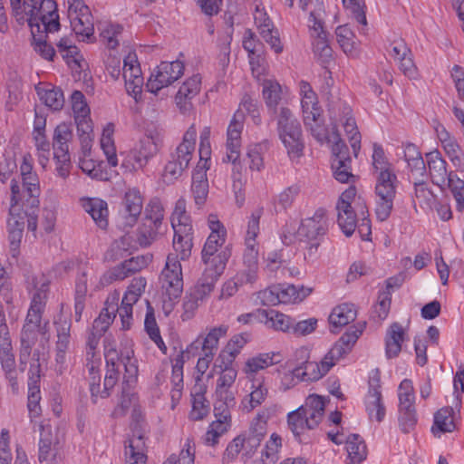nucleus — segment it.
<instances>
[{"instance_id":"1","label":"nucleus","mask_w":464,"mask_h":464,"mask_svg":"<svg viewBox=\"0 0 464 464\" xmlns=\"http://www.w3.org/2000/svg\"><path fill=\"white\" fill-rule=\"evenodd\" d=\"M10 4L16 21L21 24L27 22L31 32L49 34L60 30L54 0H10Z\"/></svg>"},{"instance_id":"2","label":"nucleus","mask_w":464,"mask_h":464,"mask_svg":"<svg viewBox=\"0 0 464 464\" xmlns=\"http://www.w3.org/2000/svg\"><path fill=\"white\" fill-rule=\"evenodd\" d=\"M372 166L375 170V216L381 221H386L393 209V202L397 193V176L391 169L383 149L373 144Z\"/></svg>"},{"instance_id":"3","label":"nucleus","mask_w":464,"mask_h":464,"mask_svg":"<svg viewBox=\"0 0 464 464\" xmlns=\"http://www.w3.org/2000/svg\"><path fill=\"white\" fill-rule=\"evenodd\" d=\"M325 411V399L317 394L309 395L304 404L287 414V425L299 443H310L305 430L315 429L322 421Z\"/></svg>"},{"instance_id":"4","label":"nucleus","mask_w":464,"mask_h":464,"mask_svg":"<svg viewBox=\"0 0 464 464\" xmlns=\"http://www.w3.org/2000/svg\"><path fill=\"white\" fill-rule=\"evenodd\" d=\"M277 133L291 160L304 154V142L299 121L290 109L281 107L276 119Z\"/></svg>"},{"instance_id":"5","label":"nucleus","mask_w":464,"mask_h":464,"mask_svg":"<svg viewBox=\"0 0 464 464\" xmlns=\"http://www.w3.org/2000/svg\"><path fill=\"white\" fill-rule=\"evenodd\" d=\"M328 111L334 129L335 130L333 133L334 141L336 140L335 133H338L336 124L342 123L346 135L348 136L353 152L355 157L361 149V133L358 130L356 121L352 116L351 107L343 100L336 99L331 100L328 103Z\"/></svg>"},{"instance_id":"6","label":"nucleus","mask_w":464,"mask_h":464,"mask_svg":"<svg viewBox=\"0 0 464 464\" xmlns=\"http://www.w3.org/2000/svg\"><path fill=\"white\" fill-rule=\"evenodd\" d=\"M11 206L7 221L8 229L20 228L24 232L25 219L27 220V228L32 232L37 229V213L39 208L35 210L30 206H24L19 201V182L12 179L11 182Z\"/></svg>"},{"instance_id":"7","label":"nucleus","mask_w":464,"mask_h":464,"mask_svg":"<svg viewBox=\"0 0 464 464\" xmlns=\"http://www.w3.org/2000/svg\"><path fill=\"white\" fill-rule=\"evenodd\" d=\"M105 359L107 371L104 378L103 388H101V376L92 377V381L90 382V392L92 400L94 403H96V399L98 397H109L111 395V391L119 380V355L116 349H107L105 351Z\"/></svg>"},{"instance_id":"8","label":"nucleus","mask_w":464,"mask_h":464,"mask_svg":"<svg viewBox=\"0 0 464 464\" xmlns=\"http://www.w3.org/2000/svg\"><path fill=\"white\" fill-rule=\"evenodd\" d=\"M355 196V187L350 186L342 193L336 205L338 225L347 237H351L357 227L358 198Z\"/></svg>"},{"instance_id":"9","label":"nucleus","mask_w":464,"mask_h":464,"mask_svg":"<svg viewBox=\"0 0 464 464\" xmlns=\"http://www.w3.org/2000/svg\"><path fill=\"white\" fill-rule=\"evenodd\" d=\"M316 6L318 9L312 10L309 14V23H313V24L310 25L312 36L314 37L313 50L318 63H320L324 69H327V66L334 60L333 49L329 45L327 34L324 30L320 13L317 12L321 11V5Z\"/></svg>"},{"instance_id":"10","label":"nucleus","mask_w":464,"mask_h":464,"mask_svg":"<svg viewBox=\"0 0 464 464\" xmlns=\"http://www.w3.org/2000/svg\"><path fill=\"white\" fill-rule=\"evenodd\" d=\"M336 140L332 147L331 169L334 179L341 183L354 182L355 176L352 173V159L350 150L346 143L341 139L339 133H335Z\"/></svg>"},{"instance_id":"11","label":"nucleus","mask_w":464,"mask_h":464,"mask_svg":"<svg viewBox=\"0 0 464 464\" xmlns=\"http://www.w3.org/2000/svg\"><path fill=\"white\" fill-rule=\"evenodd\" d=\"M161 287L167 297L178 300L183 292L182 268L177 256L169 254L160 276Z\"/></svg>"},{"instance_id":"12","label":"nucleus","mask_w":464,"mask_h":464,"mask_svg":"<svg viewBox=\"0 0 464 464\" xmlns=\"http://www.w3.org/2000/svg\"><path fill=\"white\" fill-rule=\"evenodd\" d=\"M68 14L72 31L89 39L94 33L93 18L90 8L82 0H68Z\"/></svg>"},{"instance_id":"13","label":"nucleus","mask_w":464,"mask_h":464,"mask_svg":"<svg viewBox=\"0 0 464 464\" xmlns=\"http://www.w3.org/2000/svg\"><path fill=\"white\" fill-rule=\"evenodd\" d=\"M184 73V64L176 60L173 62H161L157 67L155 74H151L147 88L151 92H158L164 87L170 85Z\"/></svg>"},{"instance_id":"14","label":"nucleus","mask_w":464,"mask_h":464,"mask_svg":"<svg viewBox=\"0 0 464 464\" xmlns=\"http://www.w3.org/2000/svg\"><path fill=\"white\" fill-rule=\"evenodd\" d=\"M40 379V353L34 351L30 362V368L28 372L27 408L31 418H36L41 414Z\"/></svg>"},{"instance_id":"15","label":"nucleus","mask_w":464,"mask_h":464,"mask_svg":"<svg viewBox=\"0 0 464 464\" xmlns=\"http://www.w3.org/2000/svg\"><path fill=\"white\" fill-rule=\"evenodd\" d=\"M143 208V198L137 188H129L122 198L120 208L121 226L124 229L132 227L138 221Z\"/></svg>"},{"instance_id":"16","label":"nucleus","mask_w":464,"mask_h":464,"mask_svg":"<svg viewBox=\"0 0 464 464\" xmlns=\"http://www.w3.org/2000/svg\"><path fill=\"white\" fill-rule=\"evenodd\" d=\"M0 362L4 372L16 369L11 335L2 302H0Z\"/></svg>"},{"instance_id":"17","label":"nucleus","mask_w":464,"mask_h":464,"mask_svg":"<svg viewBox=\"0 0 464 464\" xmlns=\"http://www.w3.org/2000/svg\"><path fill=\"white\" fill-rule=\"evenodd\" d=\"M328 230V220L326 212L324 208H318L314 214L302 220L298 229L300 240L303 238L308 240L320 239Z\"/></svg>"},{"instance_id":"18","label":"nucleus","mask_w":464,"mask_h":464,"mask_svg":"<svg viewBox=\"0 0 464 464\" xmlns=\"http://www.w3.org/2000/svg\"><path fill=\"white\" fill-rule=\"evenodd\" d=\"M122 76L126 90L135 96L142 90L143 77L135 53H129L123 61Z\"/></svg>"},{"instance_id":"19","label":"nucleus","mask_w":464,"mask_h":464,"mask_svg":"<svg viewBox=\"0 0 464 464\" xmlns=\"http://www.w3.org/2000/svg\"><path fill=\"white\" fill-rule=\"evenodd\" d=\"M228 326L227 324H221L218 327H213L209 330L208 334L201 340L198 338L189 346H188L186 353L188 354L195 355L196 352L201 348V353H212L215 356L218 349L219 339L227 335Z\"/></svg>"},{"instance_id":"20","label":"nucleus","mask_w":464,"mask_h":464,"mask_svg":"<svg viewBox=\"0 0 464 464\" xmlns=\"http://www.w3.org/2000/svg\"><path fill=\"white\" fill-rule=\"evenodd\" d=\"M364 325L365 324H363L360 329H349L346 333H344L334 343L332 349L325 354L324 359L327 361V362H333L334 365L337 361L349 353L358 340L359 336L362 334Z\"/></svg>"},{"instance_id":"21","label":"nucleus","mask_w":464,"mask_h":464,"mask_svg":"<svg viewBox=\"0 0 464 464\" xmlns=\"http://www.w3.org/2000/svg\"><path fill=\"white\" fill-rule=\"evenodd\" d=\"M197 130L191 125L183 135L181 143L170 153L169 158L188 169L196 148Z\"/></svg>"},{"instance_id":"22","label":"nucleus","mask_w":464,"mask_h":464,"mask_svg":"<svg viewBox=\"0 0 464 464\" xmlns=\"http://www.w3.org/2000/svg\"><path fill=\"white\" fill-rule=\"evenodd\" d=\"M208 227L211 230L201 251V256H213V253L219 252L225 244L227 229L216 216L210 215L208 218Z\"/></svg>"},{"instance_id":"23","label":"nucleus","mask_w":464,"mask_h":464,"mask_svg":"<svg viewBox=\"0 0 464 464\" xmlns=\"http://www.w3.org/2000/svg\"><path fill=\"white\" fill-rule=\"evenodd\" d=\"M333 366V362H327L324 358L320 363L306 361L303 365L295 367L292 373L295 378L302 382H314L324 376Z\"/></svg>"},{"instance_id":"24","label":"nucleus","mask_w":464,"mask_h":464,"mask_svg":"<svg viewBox=\"0 0 464 464\" xmlns=\"http://www.w3.org/2000/svg\"><path fill=\"white\" fill-rule=\"evenodd\" d=\"M23 190L19 188V201L30 206L33 210L39 208L40 181L36 172L22 178Z\"/></svg>"},{"instance_id":"25","label":"nucleus","mask_w":464,"mask_h":464,"mask_svg":"<svg viewBox=\"0 0 464 464\" xmlns=\"http://www.w3.org/2000/svg\"><path fill=\"white\" fill-rule=\"evenodd\" d=\"M276 411V405H271L264 408L256 414L250 427V434L246 439V443L251 445V447L256 448L260 444L266 434L267 420Z\"/></svg>"},{"instance_id":"26","label":"nucleus","mask_w":464,"mask_h":464,"mask_svg":"<svg viewBox=\"0 0 464 464\" xmlns=\"http://www.w3.org/2000/svg\"><path fill=\"white\" fill-rule=\"evenodd\" d=\"M356 316L357 312L353 304H342L337 305L333 309L328 318L331 332L337 333L340 328L353 322Z\"/></svg>"},{"instance_id":"27","label":"nucleus","mask_w":464,"mask_h":464,"mask_svg":"<svg viewBox=\"0 0 464 464\" xmlns=\"http://www.w3.org/2000/svg\"><path fill=\"white\" fill-rule=\"evenodd\" d=\"M201 79L198 74L193 75L188 79L179 87L177 95L176 102L181 111H186L191 107V103L188 101L195 97L200 91Z\"/></svg>"},{"instance_id":"28","label":"nucleus","mask_w":464,"mask_h":464,"mask_svg":"<svg viewBox=\"0 0 464 464\" xmlns=\"http://www.w3.org/2000/svg\"><path fill=\"white\" fill-rule=\"evenodd\" d=\"M82 208L100 228L105 229L108 227L109 209L106 201L96 198H87L82 201Z\"/></svg>"},{"instance_id":"29","label":"nucleus","mask_w":464,"mask_h":464,"mask_svg":"<svg viewBox=\"0 0 464 464\" xmlns=\"http://www.w3.org/2000/svg\"><path fill=\"white\" fill-rule=\"evenodd\" d=\"M230 256L231 251L228 246H225L219 252L213 253V256H201L202 261L206 265L204 273L218 278L223 274Z\"/></svg>"},{"instance_id":"30","label":"nucleus","mask_w":464,"mask_h":464,"mask_svg":"<svg viewBox=\"0 0 464 464\" xmlns=\"http://www.w3.org/2000/svg\"><path fill=\"white\" fill-rule=\"evenodd\" d=\"M455 429L454 411L451 407H443L434 413L431 427V432L434 436L440 437L441 433L452 432Z\"/></svg>"},{"instance_id":"31","label":"nucleus","mask_w":464,"mask_h":464,"mask_svg":"<svg viewBox=\"0 0 464 464\" xmlns=\"http://www.w3.org/2000/svg\"><path fill=\"white\" fill-rule=\"evenodd\" d=\"M73 139V128L72 125L66 122H62L56 126L53 136V149L54 153H65L69 152V144Z\"/></svg>"},{"instance_id":"32","label":"nucleus","mask_w":464,"mask_h":464,"mask_svg":"<svg viewBox=\"0 0 464 464\" xmlns=\"http://www.w3.org/2000/svg\"><path fill=\"white\" fill-rule=\"evenodd\" d=\"M208 187L207 171L203 169H195L192 174L191 193L198 208L206 203Z\"/></svg>"},{"instance_id":"33","label":"nucleus","mask_w":464,"mask_h":464,"mask_svg":"<svg viewBox=\"0 0 464 464\" xmlns=\"http://www.w3.org/2000/svg\"><path fill=\"white\" fill-rule=\"evenodd\" d=\"M281 360L282 355L279 353H259L246 362L244 371L247 375L254 374L273 364L279 363Z\"/></svg>"},{"instance_id":"34","label":"nucleus","mask_w":464,"mask_h":464,"mask_svg":"<svg viewBox=\"0 0 464 464\" xmlns=\"http://www.w3.org/2000/svg\"><path fill=\"white\" fill-rule=\"evenodd\" d=\"M404 330L399 323H393L388 329L385 338L386 355L388 358L397 357L401 350L404 340Z\"/></svg>"},{"instance_id":"35","label":"nucleus","mask_w":464,"mask_h":464,"mask_svg":"<svg viewBox=\"0 0 464 464\" xmlns=\"http://www.w3.org/2000/svg\"><path fill=\"white\" fill-rule=\"evenodd\" d=\"M398 412H417L415 408V393L412 382L404 379L398 388Z\"/></svg>"},{"instance_id":"36","label":"nucleus","mask_w":464,"mask_h":464,"mask_svg":"<svg viewBox=\"0 0 464 464\" xmlns=\"http://www.w3.org/2000/svg\"><path fill=\"white\" fill-rule=\"evenodd\" d=\"M348 15L361 26L360 32L365 34L367 30L365 0H342Z\"/></svg>"},{"instance_id":"37","label":"nucleus","mask_w":464,"mask_h":464,"mask_svg":"<svg viewBox=\"0 0 464 464\" xmlns=\"http://www.w3.org/2000/svg\"><path fill=\"white\" fill-rule=\"evenodd\" d=\"M265 324L277 331L287 332L293 329V319L276 310H259Z\"/></svg>"},{"instance_id":"38","label":"nucleus","mask_w":464,"mask_h":464,"mask_svg":"<svg viewBox=\"0 0 464 464\" xmlns=\"http://www.w3.org/2000/svg\"><path fill=\"white\" fill-rule=\"evenodd\" d=\"M244 119V112L240 109L234 113L227 130V148L240 149Z\"/></svg>"},{"instance_id":"39","label":"nucleus","mask_w":464,"mask_h":464,"mask_svg":"<svg viewBox=\"0 0 464 464\" xmlns=\"http://www.w3.org/2000/svg\"><path fill=\"white\" fill-rule=\"evenodd\" d=\"M346 450L352 464H359L367 457L365 441L358 434H351L345 440Z\"/></svg>"},{"instance_id":"40","label":"nucleus","mask_w":464,"mask_h":464,"mask_svg":"<svg viewBox=\"0 0 464 464\" xmlns=\"http://www.w3.org/2000/svg\"><path fill=\"white\" fill-rule=\"evenodd\" d=\"M304 123L305 127L310 130L312 136L320 143H324V141H329V133L328 129L324 123V119L322 117L321 111H319V116L315 113L312 115H305L304 118Z\"/></svg>"},{"instance_id":"41","label":"nucleus","mask_w":464,"mask_h":464,"mask_svg":"<svg viewBox=\"0 0 464 464\" xmlns=\"http://www.w3.org/2000/svg\"><path fill=\"white\" fill-rule=\"evenodd\" d=\"M113 132L114 125L112 123L107 124L102 134L101 148L103 150L110 166L116 167L118 165V159L114 140L112 138Z\"/></svg>"},{"instance_id":"42","label":"nucleus","mask_w":464,"mask_h":464,"mask_svg":"<svg viewBox=\"0 0 464 464\" xmlns=\"http://www.w3.org/2000/svg\"><path fill=\"white\" fill-rule=\"evenodd\" d=\"M252 392L246 396L241 401L243 411L246 412L252 411L255 408L260 406L268 394V390L261 382L256 385L252 384Z\"/></svg>"},{"instance_id":"43","label":"nucleus","mask_w":464,"mask_h":464,"mask_svg":"<svg viewBox=\"0 0 464 464\" xmlns=\"http://www.w3.org/2000/svg\"><path fill=\"white\" fill-rule=\"evenodd\" d=\"M301 105L304 118L305 115H312V113H315L319 116V111H321V110L318 106L317 97L308 82H301Z\"/></svg>"},{"instance_id":"44","label":"nucleus","mask_w":464,"mask_h":464,"mask_svg":"<svg viewBox=\"0 0 464 464\" xmlns=\"http://www.w3.org/2000/svg\"><path fill=\"white\" fill-rule=\"evenodd\" d=\"M35 91L40 100L49 108L58 111L64 103L63 91L58 88L44 89L40 86L35 87Z\"/></svg>"},{"instance_id":"45","label":"nucleus","mask_w":464,"mask_h":464,"mask_svg":"<svg viewBox=\"0 0 464 464\" xmlns=\"http://www.w3.org/2000/svg\"><path fill=\"white\" fill-rule=\"evenodd\" d=\"M161 146L162 140L160 135L150 134L146 135L140 140L139 147L136 150L149 162L159 152Z\"/></svg>"},{"instance_id":"46","label":"nucleus","mask_w":464,"mask_h":464,"mask_svg":"<svg viewBox=\"0 0 464 464\" xmlns=\"http://www.w3.org/2000/svg\"><path fill=\"white\" fill-rule=\"evenodd\" d=\"M428 166L431 177L437 184H444L449 177L447 162L440 156L439 152L429 154Z\"/></svg>"},{"instance_id":"47","label":"nucleus","mask_w":464,"mask_h":464,"mask_svg":"<svg viewBox=\"0 0 464 464\" xmlns=\"http://www.w3.org/2000/svg\"><path fill=\"white\" fill-rule=\"evenodd\" d=\"M366 411L369 417L372 419L375 414V419L378 422H381L385 416V406L382 402V392L372 390L368 392L366 398Z\"/></svg>"},{"instance_id":"48","label":"nucleus","mask_w":464,"mask_h":464,"mask_svg":"<svg viewBox=\"0 0 464 464\" xmlns=\"http://www.w3.org/2000/svg\"><path fill=\"white\" fill-rule=\"evenodd\" d=\"M263 97L266 106L276 112L277 105L281 100V86L272 80H265L263 82Z\"/></svg>"},{"instance_id":"49","label":"nucleus","mask_w":464,"mask_h":464,"mask_svg":"<svg viewBox=\"0 0 464 464\" xmlns=\"http://www.w3.org/2000/svg\"><path fill=\"white\" fill-rule=\"evenodd\" d=\"M31 33L32 45L35 53L47 61H53L55 55V50L53 45L47 43V34L37 32Z\"/></svg>"},{"instance_id":"50","label":"nucleus","mask_w":464,"mask_h":464,"mask_svg":"<svg viewBox=\"0 0 464 464\" xmlns=\"http://www.w3.org/2000/svg\"><path fill=\"white\" fill-rule=\"evenodd\" d=\"M404 160L411 171H416L420 175L425 172V162L421 153L416 145L408 143L404 148Z\"/></svg>"},{"instance_id":"51","label":"nucleus","mask_w":464,"mask_h":464,"mask_svg":"<svg viewBox=\"0 0 464 464\" xmlns=\"http://www.w3.org/2000/svg\"><path fill=\"white\" fill-rule=\"evenodd\" d=\"M144 440L143 436L139 434L137 437L125 441V457L129 460L136 459L141 463H146L147 455L143 452Z\"/></svg>"},{"instance_id":"52","label":"nucleus","mask_w":464,"mask_h":464,"mask_svg":"<svg viewBox=\"0 0 464 464\" xmlns=\"http://www.w3.org/2000/svg\"><path fill=\"white\" fill-rule=\"evenodd\" d=\"M257 251H253L252 249L249 252H245L243 256L244 266L246 267V270L242 272L239 276L241 278L238 280L241 284L243 283H253L256 278L257 272Z\"/></svg>"},{"instance_id":"53","label":"nucleus","mask_w":464,"mask_h":464,"mask_svg":"<svg viewBox=\"0 0 464 464\" xmlns=\"http://www.w3.org/2000/svg\"><path fill=\"white\" fill-rule=\"evenodd\" d=\"M218 280V277L203 272L201 277L189 292L200 301H203L214 290Z\"/></svg>"},{"instance_id":"54","label":"nucleus","mask_w":464,"mask_h":464,"mask_svg":"<svg viewBox=\"0 0 464 464\" xmlns=\"http://www.w3.org/2000/svg\"><path fill=\"white\" fill-rule=\"evenodd\" d=\"M161 226L150 224V221L143 219L142 224L138 228L137 238L141 246H149L156 240L160 234Z\"/></svg>"},{"instance_id":"55","label":"nucleus","mask_w":464,"mask_h":464,"mask_svg":"<svg viewBox=\"0 0 464 464\" xmlns=\"http://www.w3.org/2000/svg\"><path fill=\"white\" fill-rule=\"evenodd\" d=\"M391 303L392 297L389 291L380 293L377 303L372 306L371 318L374 321H383L388 316Z\"/></svg>"},{"instance_id":"56","label":"nucleus","mask_w":464,"mask_h":464,"mask_svg":"<svg viewBox=\"0 0 464 464\" xmlns=\"http://www.w3.org/2000/svg\"><path fill=\"white\" fill-rule=\"evenodd\" d=\"M209 402L204 392H197L193 395L192 410L189 412V419L192 420H202L209 413Z\"/></svg>"},{"instance_id":"57","label":"nucleus","mask_w":464,"mask_h":464,"mask_svg":"<svg viewBox=\"0 0 464 464\" xmlns=\"http://www.w3.org/2000/svg\"><path fill=\"white\" fill-rule=\"evenodd\" d=\"M446 181H448V187L457 202V209L462 211L464 209V180L450 171Z\"/></svg>"},{"instance_id":"58","label":"nucleus","mask_w":464,"mask_h":464,"mask_svg":"<svg viewBox=\"0 0 464 464\" xmlns=\"http://www.w3.org/2000/svg\"><path fill=\"white\" fill-rule=\"evenodd\" d=\"M145 330L150 336V338L156 343V345L166 353L167 346L165 345L160 334V329L158 327L155 316L153 312H147L145 322H144Z\"/></svg>"},{"instance_id":"59","label":"nucleus","mask_w":464,"mask_h":464,"mask_svg":"<svg viewBox=\"0 0 464 464\" xmlns=\"http://www.w3.org/2000/svg\"><path fill=\"white\" fill-rule=\"evenodd\" d=\"M337 42L345 53L354 50V34L348 24L340 25L335 30Z\"/></svg>"},{"instance_id":"60","label":"nucleus","mask_w":464,"mask_h":464,"mask_svg":"<svg viewBox=\"0 0 464 464\" xmlns=\"http://www.w3.org/2000/svg\"><path fill=\"white\" fill-rule=\"evenodd\" d=\"M358 216L361 218V223L358 225V232L362 240H371L372 235L371 221L368 218L369 213L366 204L360 198H358Z\"/></svg>"},{"instance_id":"61","label":"nucleus","mask_w":464,"mask_h":464,"mask_svg":"<svg viewBox=\"0 0 464 464\" xmlns=\"http://www.w3.org/2000/svg\"><path fill=\"white\" fill-rule=\"evenodd\" d=\"M119 294L114 293L110 295L105 303L104 307L102 309L99 316L97 317L102 322H108V325H111L116 317L118 310Z\"/></svg>"},{"instance_id":"62","label":"nucleus","mask_w":464,"mask_h":464,"mask_svg":"<svg viewBox=\"0 0 464 464\" xmlns=\"http://www.w3.org/2000/svg\"><path fill=\"white\" fill-rule=\"evenodd\" d=\"M147 164L148 162L145 159L134 149L125 155L121 168H123L125 171L134 172L142 169Z\"/></svg>"},{"instance_id":"63","label":"nucleus","mask_w":464,"mask_h":464,"mask_svg":"<svg viewBox=\"0 0 464 464\" xmlns=\"http://www.w3.org/2000/svg\"><path fill=\"white\" fill-rule=\"evenodd\" d=\"M246 442V439L243 437L242 435H239L236 437L234 440H232L222 457V463L223 464H229L236 460L238 454L241 452V450L245 447V443Z\"/></svg>"},{"instance_id":"64","label":"nucleus","mask_w":464,"mask_h":464,"mask_svg":"<svg viewBox=\"0 0 464 464\" xmlns=\"http://www.w3.org/2000/svg\"><path fill=\"white\" fill-rule=\"evenodd\" d=\"M164 218V208L161 202L154 198L150 201L145 210L144 219L150 221V224L162 226Z\"/></svg>"}]
</instances>
